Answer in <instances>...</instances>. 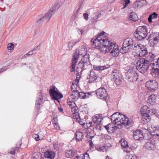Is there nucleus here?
Listing matches in <instances>:
<instances>
[{
    "mask_svg": "<svg viewBox=\"0 0 159 159\" xmlns=\"http://www.w3.org/2000/svg\"><path fill=\"white\" fill-rule=\"evenodd\" d=\"M105 34L106 33L102 31L97 35L96 38L93 40V39H92V48L99 49L102 53H105L109 52L112 56L117 57L120 52L118 46L108 40Z\"/></svg>",
    "mask_w": 159,
    "mask_h": 159,
    "instance_id": "f257e3e1",
    "label": "nucleus"
},
{
    "mask_svg": "<svg viewBox=\"0 0 159 159\" xmlns=\"http://www.w3.org/2000/svg\"><path fill=\"white\" fill-rule=\"evenodd\" d=\"M87 49L83 47H80L75 50L73 57V58L72 61V64L71 65L72 70H70L71 72L75 71V68L76 65L77 61L80 57V56L83 57V58L80 61L77 66V75H78L79 73H81L82 71L86 69L90 64L89 61V55L87 54Z\"/></svg>",
    "mask_w": 159,
    "mask_h": 159,
    "instance_id": "f03ea898",
    "label": "nucleus"
},
{
    "mask_svg": "<svg viewBox=\"0 0 159 159\" xmlns=\"http://www.w3.org/2000/svg\"><path fill=\"white\" fill-rule=\"evenodd\" d=\"M155 56L152 53H149L147 59L140 58L136 62V67L137 70L142 73L145 72L148 70L150 65V61H154Z\"/></svg>",
    "mask_w": 159,
    "mask_h": 159,
    "instance_id": "7ed1b4c3",
    "label": "nucleus"
},
{
    "mask_svg": "<svg viewBox=\"0 0 159 159\" xmlns=\"http://www.w3.org/2000/svg\"><path fill=\"white\" fill-rule=\"evenodd\" d=\"M148 34V29L146 26H140L138 27L134 34V36L138 40L144 39Z\"/></svg>",
    "mask_w": 159,
    "mask_h": 159,
    "instance_id": "20e7f679",
    "label": "nucleus"
},
{
    "mask_svg": "<svg viewBox=\"0 0 159 159\" xmlns=\"http://www.w3.org/2000/svg\"><path fill=\"white\" fill-rule=\"evenodd\" d=\"M133 44V41L131 39L126 38L123 41L122 46L120 49V52L124 54L130 51L132 49Z\"/></svg>",
    "mask_w": 159,
    "mask_h": 159,
    "instance_id": "39448f33",
    "label": "nucleus"
},
{
    "mask_svg": "<svg viewBox=\"0 0 159 159\" xmlns=\"http://www.w3.org/2000/svg\"><path fill=\"white\" fill-rule=\"evenodd\" d=\"M92 119L93 121L89 123L90 124L89 127L94 126V127L96 129H99L100 130L102 129V128L101 129L102 127L101 121L103 118L102 114L93 116V117Z\"/></svg>",
    "mask_w": 159,
    "mask_h": 159,
    "instance_id": "423d86ee",
    "label": "nucleus"
},
{
    "mask_svg": "<svg viewBox=\"0 0 159 159\" xmlns=\"http://www.w3.org/2000/svg\"><path fill=\"white\" fill-rule=\"evenodd\" d=\"M125 75L128 80L130 82L136 81L138 79V74L134 68L128 70L125 73Z\"/></svg>",
    "mask_w": 159,
    "mask_h": 159,
    "instance_id": "0eeeda50",
    "label": "nucleus"
},
{
    "mask_svg": "<svg viewBox=\"0 0 159 159\" xmlns=\"http://www.w3.org/2000/svg\"><path fill=\"white\" fill-rule=\"evenodd\" d=\"M49 93L52 99L57 101L59 103L60 102V99L63 97V94L58 91L57 89L55 87L50 89Z\"/></svg>",
    "mask_w": 159,
    "mask_h": 159,
    "instance_id": "6e6552de",
    "label": "nucleus"
},
{
    "mask_svg": "<svg viewBox=\"0 0 159 159\" xmlns=\"http://www.w3.org/2000/svg\"><path fill=\"white\" fill-rule=\"evenodd\" d=\"M121 116L122 117V120H121L120 122H119V123H120V125L119 127H117L118 128H121L122 125H124L127 129L133 126V122L132 119H129L127 117L123 114Z\"/></svg>",
    "mask_w": 159,
    "mask_h": 159,
    "instance_id": "1a4fd4ad",
    "label": "nucleus"
},
{
    "mask_svg": "<svg viewBox=\"0 0 159 159\" xmlns=\"http://www.w3.org/2000/svg\"><path fill=\"white\" fill-rule=\"evenodd\" d=\"M144 132L147 134L148 132V130L144 129L142 130L139 129H136L133 132V137L135 140H142L144 137L145 134Z\"/></svg>",
    "mask_w": 159,
    "mask_h": 159,
    "instance_id": "9d476101",
    "label": "nucleus"
},
{
    "mask_svg": "<svg viewBox=\"0 0 159 159\" xmlns=\"http://www.w3.org/2000/svg\"><path fill=\"white\" fill-rule=\"evenodd\" d=\"M148 108L147 106L145 105L143 106L141 108V111L143 112V118H142L141 122L143 124L149 122L151 119V117L149 115L150 114L148 112Z\"/></svg>",
    "mask_w": 159,
    "mask_h": 159,
    "instance_id": "9b49d317",
    "label": "nucleus"
},
{
    "mask_svg": "<svg viewBox=\"0 0 159 159\" xmlns=\"http://www.w3.org/2000/svg\"><path fill=\"white\" fill-rule=\"evenodd\" d=\"M95 93L97 97L103 100H106L107 99L108 94L106 89L104 88H100L96 90Z\"/></svg>",
    "mask_w": 159,
    "mask_h": 159,
    "instance_id": "f8f14e48",
    "label": "nucleus"
},
{
    "mask_svg": "<svg viewBox=\"0 0 159 159\" xmlns=\"http://www.w3.org/2000/svg\"><path fill=\"white\" fill-rule=\"evenodd\" d=\"M53 11V10L50 11V12L46 13L45 15L43 16L42 17H39V16L36 23L39 24H42L45 21L46 22L48 21L51 17Z\"/></svg>",
    "mask_w": 159,
    "mask_h": 159,
    "instance_id": "ddd939ff",
    "label": "nucleus"
},
{
    "mask_svg": "<svg viewBox=\"0 0 159 159\" xmlns=\"http://www.w3.org/2000/svg\"><path fill=\"white\" fill-rule=\"evenodd\" d=\"M87 79L89 80L88 81V83H89L98 82L101 80V78L98 76L93 70L90 71L89 77H87Z\"/></svg>",
    "mask_w": 159,
    "mask_h": 159,
    "instance_id": "4468645a",
    "label": "nucleus"
},
{
    "mask_svg": "<svg viewBox=\"0 0 159 159\" xmlns=\"http://www.w3.org/2000/svg\"><path fill=\"white\" fill-rule=\"evenodd\" d=\"M146 86L149 90L154 91L158 88V84L156 80H150L146 83Z\"/></svg>",
    "mask_w": 159,
    "mask_h": 159,
    "instance_id": "2eb2a0df",
    "label": "nucleus"
},
{
    "mask_svg": "<svg viewBox=\"0 0 159 159\" xmlns=\"http://www.w3.org/2000/svg\"><path fill=\"white\" fill-rule=\"evenodd\" d=\"M148 37L149 42L153 43V45L157 44L159 42V33L151 34L149 35Z\"/></svg>",
    "mask_w": 159,
    "mask_h": 159,
    "instance_id": "dca6fc26",
    "label": "nucleus"
},
{
    "mask_svg": "<svg viewBox=\"0 0 159 159\" xmlns=\"http://www.w3.org/2000/svg\"><path fill=\"white\" fill-rule=\"evenodd\" d=\"M43 100V96L41 91L39 93L37 94V99L36 100L35 108L38 111L40 110V106L42 103V101Z\"/></svg>",
    "mask_w": 159,
    "mask_h": 159,
    "instance_id": "f3484780",
    "label": "nucleus"
},
{
    "mask_svg": "<svg viewBox=\"0 0 159 159\" xmlns=\"http://www.w3.org/2000/svg\"><path fill=\"white\" fill-rule=\"evenodd\" d=\"M104 12L101 11L99 12H95L92 15L91 21L93 24L96 23L98 20V18L104 14Z\"/></svg>",
    "mask_w": 159,
    "mask_h": 159,
    "instance_id": "a211bd4d",
    "label": "nucleus"
},
{
    "mask_svg": "<svg viewBox=\"0 0 159 159\" xmlns=\"http://www.w3.org/2000/svg\"><path fill=\"white\" fill-rule=\"evenodd\" d=\"M67 103L69 107L71 109V111L74 114L77 113L78 107L76 106L75 102L72 100L68 98L67 100Z\"/></svg>",
    "mask_w": 159,
    "mask_h": 159,
    "instance_id": "6ab92c4d",
    "label": "nucleus"
},
{
    "mask_svg": "<svg viewBox=\"0 0 159 159\" xmlns=\"http://www.w3.org/2000/svg\"><path fill=\"white\" fill-rule=\"evenodd\" d=\"M77 151L74 149H68L66 151L65 155L69 158H71L77 154Z\"/></svg>",
    "mask_w": 159,
    "mask_h": 159,
    "instance_id": "aec40b11",
    "label": "nucleus"
},
{
    "mask_svg": "<svg viewBox=\"0 0 159 159\" xmlns=\"http://www.w3.org/2000/svg\"><path fill=\"white\" fill-rule=\"evenodd\" d=\"M56 153L53 151L48 150L44 153V157L48 159H54Z\"/></svg>",
    "mask_w": 159,
    "mask_h": 159,
    "instance_id": "412c9836",
    "label": "nucleus"
},
{
    "mask_svg": "<svg viewBox=\"0 0 159 159\" xmlns=\"http://www.w3.org/2000/svg\"><path fill=\"white\" fill-rule=\"evenodd\" d=\"M155 143L153 141L149 140L148 141L145 145V147L146 148L149 150H154L155 148L154 147Z\"/></svg>",
    "mask_w": 159,
    "mask_h": 159,
    "instance_id": "4be33fe9",
    "label": "nucleus"
},
{
    "mask_svg": "<svg viewBox=\"0 0 159 159\" xmlns=\"http://www.w3.org/2000/svg\"><path fill=\"white\" fill-rule=\"evenodd\" d=\"M141 47L139 52V54L138 55L139 56V57L144 56L148 53L147 49L146 47L143 45H140Z\"/></svg>",
    "mask_w": 159,
    "mask_h": 159,
    "instance_id": "5701e85b",
    "label": "nucleus"
},
{
    "mask_svg": "<svg viewBox=\"0 0 159 159\" xmlns=\"http://www.w3.org/2000/svg\"><path fill=\"white\" fill-rule=\"evenodd\" d=\"M121 144L123 148H125L126 150H124L125 151L128 152L130 151V148H129L127 143L126 141L125 140V139H121Z\"/></svg>",
    "mask_w": 159,
    "mask_h": 159,
    "instance_id": "b1692460",
    "label": "nucleus"
},
{
    "mask_svg": "<svg viewBox=\"0 0 159 159\" xmlns=\"http://www.w3.org/2000/svg\"><path fill=\"white\" fill-rule=\"evenodd\" d=\"M80 40L79 39L77 40H72L69 41L68 43V47L69 50H71L73 46L75 44L79 42Z\"/></svg>",
    "mask_w": 159,
    "mask_h": 159,
    "instance_id": "393cba45",
    "label": "nucleus"
},
{
    "mask_svg": "<svg viewBox=\"0 0 159 159\" xmlns=\"http://www.w3.org/2000/svg\"><path fill=\"white\" fill-rule=\"evenodd\" d=\"M109 65H107L106 66H97L96 65H93V68L94 70H100L101 71L102 70L107 69L109 67Z\"/></svg>",
    "mask_w": 159,
    "mask_h": 159,
    "instance_id": "a878e982",
    "label": "nucleus"
},
{
    "mask_svg": "<svg viewBox=\"0 0 159 159\" xmlns=\"http://www.w3.org/2000/svg\"><path fill=\"white\" fill-rule=\"evenodd\" d=\"M79 98L81 99H85L89 97V96L91 94L90 92L84 93L83 92H79Z\"/></svg>",
    "mask_w": 159,
    "mask_h": 159,
    "instance_id": "bb28decb",
    "label": "nucleus"
},
{
    "mask_svg": "<svg viewBox=\"0 0 159 159\" xmlns=\"http://www.w3.org/2000/svg\"><path fill=\"white\" fill-rule=\"evenodd\" d=\"M75 135L76 141H79L81 140L83 138V134L80 131H77L75 133Z\"/></svg>",
    "mask_w": 159,
    "mask_h": 159,
    "instance_id": "cd10ccee",
    "label": "nucleus"
},
{
    "mask_svg": "<svg viewBox=\"0 0 159 159\" xmlns=\"http://www.w3.org/2000/svg\"><path fill=\"white\" fill-rule=\"evenodd\" d=\"M129 20L136 21L138 20V17L137 14L134 12H131L129 16Z\"/></svg>",
    "mask_w": 159,
    "mask_h": 159,
    "instance_id": "c85d7f7f",
    "label": "nucleus"
},
{
    "mask_svg": "<svg viewBox=\"0 0 159 159\" xmlns=\"http://www.w3.org/2000/svg\"><path fill=\"white\" fill-rule=\"evenodd\" d=\"M113 125L111 123H109L107 125L104 126V127L107 130L108 133H111L114 131Z\"/></svg>",
    "mask_w": 159,
    "mask_h": 159,
    "instance_id": "c756f323",
    "label": "nucleus"
},
{
    "mask_svg": "<svg viewBox=\"0 0 159 159\" xmlns=\"http://www.w3.org/2000/svg\"><path fill=\"white\" fill-rule=\"evenodd\" d=\"M119 75L120 72L118 70L116 69L113 70L111 74L112 80L119 77Z\"/></svg>",
    "mask_w": 159,
    "mask_h": 159,
    "instance_id": "7c9ffc66",
    "label": "nucleus"
},
{
    "mask_svg": "<svg viewBox=\"0 0 159 159\" xmlns=\"http://www.w3.org/2000/svg\"><path fill=\"white\" fill-rule=\"evenodd\" d=\"M73 93L71 95V97L72 98L74 99H78L79 98V92L78 90L74 89L72 91Z\"/></svg>",
    "mask_w": 159,
    "mask_h": 159,
    "instance_id": "2f4dec72",
    "label": "nucleus"
},
{
    "mask_svg": "<svg viewBox=\"0 0 159 159\" xmlns=\"http://www.w3.org/2000/svg\"><path fill=\"white\" fill-rule=\"evenodd\" d=\"M119 114V113L118 112H116L113 114L111 116V120L113 124L115 125V124H116V121L114 120L115 119H116V117H117V116L118 114Z\"/></svg>",
    "mask_w": 159,
    "mask_h": 159,
    "instance_id": "473e14b6",
    "label": "nucleus"
},
{
    "mask_svg": "<svg viewBox=\"0 0 159 159\" xmlns=\"http://www.w3.org/2000/svg\"><path fill=\"white\" fill-rule=\"evenodd\" d=\"M123 115V114H120L119 113V114H118L117 117L114 120L116 121V124H115V125H116L117 126H120V123H119V122H120L121 120H122L121 118H122V117L121 116Z\"/></svg>",
    "mask_w": 159,
    "mask_h": 159,
    "instance_id": "72a5a7b5",
    "label": "nucleus"
},
{
    "mask_svg": "<svg viewBox=\"0 0 159 159\" xmlns=\"http://www.w3.org/2000/svg\"><path fill=\"white\" fill-rule=\"evenodd\" d=\"M157 14L155 12H153V13L150 15L148 18V21L150 22H152V20L156 18L157 17Z\"/></svg>",
    "mask_w": 159,
    "mask_h": 159,
    "instance_id": "f704fd0d",
    "label": "nucleus"
},
{
    "mask_svg": "<svg viewBox=\"0 0 159 159\" xmlns=\"http://www.w3.org/2000/svg\"><path fill=\"white\" fill-rule=\"evenodd\" d=\"M156 99V96L154 94H152L150 95L148 98L149 101L151 103H154L155 102Z\"/></svg>",
    "mask_w": 159,
    "mask_h": 159,
    "instance_id": "c9c22d12",
    "label": "nucleus"
},
{
    "mask_svg": "<svg viewBox=\"0 0 159 159\" xmlns=\"http://www.w3.org/2000/svg\"><path fill=\"white\" fill-rule=\"evenodd\" d=\"M142 45V44H135L133 48V50H134L138 52V53H139V52L140 48L141 47L140 45Z\"/></svg>",
    "mask_w": 159,
    "mask_h": 159,
    "instance_id": "e433bc0d",
    "label": "nucleus"
},
{
    "mask_svg": "<svg viewBox=\"0 0 159 159\" xmlns=\"http://www.w3.org/2000/svg\"><path fill=\"white\" fill-rule=\"evenodd\" d=\"M130 2L129 0H124V1H121V3H123L124 5L123 7L121 8V9H124L125 8Z\"/></svg>",
    "mask_w": 159,
    "mask_h": 159,
    "instance_id": "4c0bfd02",
    "label": "nucleus"
},
{
    "mask_svg": "<svg viewBox=\"0 0 159 159\" xmlns=\"http://www.w3.org/2000/svg\"><path fill=\"white\" fill-rule=\"evenodd\" d=\"M113 81H114L115 84L117 86L120 85L122 83V81L120 77L116 78L114 79V80H112Z\"/></svg>",
    "mask_w": 159,
    "mask_h": 159,
    "instance_id": "58836bf2",
    "label": "nucleus"
},
{
    "mask_svg": "<svg viewBox=\"0 0 159 159\" xmlns=\"http://www.w3.org/2000/svg\"><path fill=\"white\" fill-rule=\"evenodd\" d=\"M148 111L149 114H150L151 115H156L157 112V110L154 108H152L151 109L149 110V108L148 107Z\"/></svg>",
    "mask_w": 159,
    "mask_h": 159,
    "instance_id": "ea45409f",
    "label": "nucleus"
},
{
    "mask_svg": "<svg viewBox=\"0 0 159 159\" xmlns=\"http://www.w3.org/2000/svg\"><path fill=\"white\" fill-rule=\"evenodd\" d=\"M60 6L59 4H55L53 6V8L52 9H51L48 12H49L50 11L52 10H54V11H53V12L52 13V15L54 13V12L55 11H56V10H57L59 7Z\"/></svg>",
    "mask_w": 159,
    "mask_h": 159,
    "instance_id": "a19ab883",
    "label": "nucleus"
},
{
    "mask_svg": "<svg viewBox=\"0 0 159 159\" xmlns=\"http://www.w3.org/2000/svg\"><path fill=\"white\" fill-rule=\"evenodd\" d=\"M7 48L8 50H11L14 48V45L12 43H9L8 44Z\"/></svg>",
    "mask_w": 159,
    "mask_h": 159,
    "instance_id": "79ce46f5",
    "label": "nucleus"
},
{
    "mask_svg": "<svg viewBox=\"0 0 159 159\" xmlns=\"http://www.w3.org/2000/svg\"><path fill=\"white\" fill-rule=\"evenodd\" d=\"M83 6V1L81 0L79 1L78 3V10H80V9L82 8Z\"/></svg>",
    "mask_w": 159,
    "mask_h": 159,
    "instance_id": "37998d69",
    "label": "nucleus"
},
{
    "mask_svg": "<svg viewBox=\"0 0 159 159\" xmlns=\"http://www.w3.org/2000/svg\"><path fill=\"white\" fill-rule=\"evenodd\" d=\"M98 150V151H100L102 152H104V151H107V149L106 148V147L105 146H102L101 147L98 148L97 147Z\"/></svg>",
    "mask_w": 159,
    "mask_h": 159,
    "instance_id": "c03bdc74",
    "label": "nucleus"
},
{
    "mask_svg": "<svg viewBox=\"0 0 159 159\" xmlns=\"http://www.w3.org/2000/svg\"><path fill=\"white\" fill-rule=\"evenodd\" d=\"M80 10H78V9L77 8V11L74 13V16L75 17H77L79 16V15L81 14V13H80Z\"/></svg>",
    "mask_w": 159,
    "mask_h": 159,
    "instance_id": "a18cd8bd",
    "label": "nucleus"
},
{
    "mask_svg": "<svg viewBox=\"0 0 159 159\" xmlns=\"http://www.w3.org/2000/svg\"><path fill=\"white\" fill-rule=\"evenodd\" d=\"M33 137L35 139L36 141H38L39 140H40V139H39V136L37 134H34Z\"/></svg>",
    "mask_w": 159,
    "mask_h": 159,
    "instance_id": "49530a36",
    "label": "nucleus"
},
{
    "mask_svg": "<svg viewBox=\"0 0 159 159\" xmlns=\"http://www.w3.org/2000/svg\"><path fill=\"white\" fill-rule=\"evenodd\" d=\"M83 16L84 19L86 20H88L89 18V15L87 13H85L83 14Z\"/></svg>",
    "mask_w": 159,
    "mask_h": 159,
    "instance_id": "de8ad7c7",
    "label": "nucleus"
},
{
    "mask_svg": "<svg viewBox=\"0 0 159 159\" xmlns=\"http://www.w3.org/2000/svg\"><path fill=\"white\" fill-rule=\"evenodd\" d=\"M52 121V122H58L57 116V115H56L53 117Z\"/></svg>",
    "mask_w": 159,
    "mask_h": 159,
    "instance_id": "09e8293b",
    "label": "nucleus"
},
{
    "mask_svg": "<svg viewBox=\"0 0 159 159\" xmlns=\"http://www.w3.org/2000/svg\"><path fill=\"white\" fill-rule=\"evenodd\" d=\"M90 149L92 151H94L95 150H98L97 147H94V146L93 147H90Z\"/></svg>",
    "mask_w": 159,
    "mask_h": 159,
    "instance_id": "8fccbe9b",
    "label": "nucleus"
},
{
    "mask_svg": "<svg viewBox=\"0 0 159 159\" xmlns=\"http://www.w3.org/2000/svg\"><path fill=\"white\" fill-rule=\"evenodd\" d=\"M133 155L132 154L129 155L128 156H126V159H133Z\"/></svg>",
    "mask_w": 159,
    "mask_h": 159,
    "instance_id": "3c124183",
    "label": "nucleus"
},
{
    "mask_svg": "<svg viewBox=\"0 0 159 159\" xmlns=\"http://www.w3.org/2000/svg\"><path fill=\"white\" fill-rule=\"evenodd\" d=\"M40 46L39 45L38 46H36L32 50V51L34 52V51H35L36 50H39V49L38 48Z\"/></svg>",
    "mask_w": 159,
    "mask_h": 159,
    "instance_id": "603ef678",
    "label": "nucleus"
},
{
    "mask_svg": "<svg viewBox=\"0 0 159 159\" xmlns=\"http://www.w3.org/2000/svg\"><path fill=\"white\" fill-rule=\"evenodd\" d=\"M6 70V67H3L2 68L0 69V73H1L3 71Z\"/></svg>",
    "mask_w": 159,
    "mask_h": 159,
    "instance_id": "864d4df0",
    "label": "nucleus"
},
{
    "mask_svg": "<svg viewBox=\"0 0 159 159\" xmlns=\"http://www.w3.org/2000/svg\"><path fill=\"white\" fill-rule=\"evenodd\" d=\"M36 53V52H34L32 50H31V51H29L28 52V55L29 56L31 55H33V54H35Z\"/></svg>",
    "mask_w": 159,
    "mask_h": 159,
    "instance_id": "5fc2aeb1",
    "label": "nucleus"
},
{
    "mask_svg": "<svg viewBox=\"0 0 159 159\" xmlns=\"http://www.w3.org/2000/svg\"><path fill=\"white\" fill-rule=\"evenodd\" d=\"M84 31L81 29H78V32L79 34H82Z\"/></svg>",
    "mask_w": 159,
    "mask_h": 159,
    "instance_id": "6e6d98bb",
    "label": "nucleus"
},
{
    "mask_svg": "<svg viewBox=\"0 0 159 159\" xmlns=\"http://www.w3.org/2000/svg\"><path fill=\"white\" fill-rule=\"evenodd\" d=\"M54 128L57 129H60V127L58 124V125H54Z\"/></svg>",
    "mask_w": 159,
    "mask_h": 159,
    "instance_id": "4d7b16f0",
    "label": "nucleus"
},
{
    "mask_svg": "<svg viewBox=\"0 0 159 159\" xmlns=\"http://www.w3.org/2000/svg\"><path fill=\"white\" fill-rule=\"evenodd\" d=\"M84 158L86 157V158H88L89 157V155L86 152L84 154Z\"/></svg>",
    "mask_w": 159,
    "mask_h": 159,
    "instance_id": "13d9d810",
    "label": "nucleus"
},
{
    "mask_svg": "<svg viewBox=\"0 0 159 159\" xmlns=\"http://www.w3.org/2000/svg\"><path fill=\"white\" fill-rule=\"evenodd\" d=\"M90 141L89 145L90 147H93L94 146L92 141L91 140H90Z\"/></svg>",
    "mask_w": 159,
    "mask_h": 159,
    "instance_id": "bf43d9fd",
    "label": "nucleus"
},
{
    "mask_svg": "<svg viewBox=\"0 0 159 159\" xmlns=\"http://www.w3.org/2000/svg\"><path fill=\"white\" fill-rule=\"evenodd\" d=\"M58 110L61 113H63V109L62 107H58Z\"/></svg>",
    "mask_w": 159,
    "mask_h": 159,
    "instance_id": "052dcab7",
    "label": "nucleus"
},
{
    "mask_svg": "<svg viewBox=\"0 0 159 159\" xmlns=\"http://www.w3.org/2000/svg\"><path fill=\"white\" fill-rule=\"evenodd\" d=\"M111 137L108 135H105V139H111Z\"/></svg>",
    "mask_w": 159,
    "mask_h": 159,
    "instance_id": "680f3d73",
    "label": "nucleus"
},
{
    "mask_svg": "<svg viewBox=\"0 0 159 159\" xmlns=\"http://www.w3.org/2000/svg\"><path fill=\"white\" fill-rule=\"evenodd\" d=\"M133 159H138V157L136 155H135L134 154L133 156Z\"/></svg>",
    "mask_w": 159,
    "mask_h": 159,
    "instance_id": "e2e57ef3",
    "label": "nucleus"
},
{
    "mask_svg": "<svg viewBox=\"0 0 159 159\" xmlns=\"http://www.w3.org/2000/svg\"><path fill=\"white\" fill-rule=\"evenodd\" d=\"M10 153L11 154L14 155L15 153V152L14 150H12L10 151Z\"/></svg>",
    "mask_w": 159,
    "mask_h": 159,
    "instance_id": "0e129e2a",
    "label": "nucleus"
},
{
    "mask_svg": "<svg viewBox=\"0 0 159 159\" xmlns=\"http://www.w3.org/2000/svg\"><path fill=\"white\" fill-rule=\"evenodd\" d=\"M79 124L81 125H84V123H83L82 121H79Z\"/></svg>",
    "mask_w": 159,
    "mask_h": 159,
    "instance_id": "69168bd1",
    "label": "nucleus"
},
{
    "mask_svg": "<svg viewBox=\"0 0 159 159\" xmlns=\"http://www.w3.org/2000/svg\"><path fill=\"white\" fill-rule=\"evenodd\" d=\"M153 136L154 137H158L159 136V135L158 134H155L153 135Z\"/></svg>",
    "mask_w": 159,
    "mask_h": 159,
    "instance_id": "338daca9",
    "label": "nucleus"
},
{
    "mask_svg": "<svg viewBox=\"0 0 159 159\" xmlns=\"http://www.w3.org/2000/svg\"><path fill=\"white\" fill-rule=\"evenodd\" d=\"M52 124L54 126V125H58V122H52Z\"/></svg>",
    "mask_w": 159,
    "mask_h": 159,
    "instance_id": "774afa93",
    "label": "nucleus"
}]
</instances>
